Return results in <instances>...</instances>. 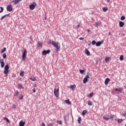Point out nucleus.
Here are the masks:
<instances>
[{
    "label": "nucleus",
    "mask_w": 126,
    "mask_h": 126,
    "mask_svg": "<svg viewBox=\"0 0 126 126\" xmlns=\"http://www.w3.org/2000/svg\"><path fill=\"white\" fill-rule=\"evenodd\" d=\"M88 78H90L89 77V73H87L86 77L84 78L83 83H84V84L88 81Z\"/></svg>",
    "instance_id": "nucleus-7"
},
{
    "label": "nucleus",
    "mask_w": 126,
    "mask_h": 126,
    "mask_svg": "<svg viewBox=\"0 0 126 126\" xmlns=\"http://www.w3.org/2000/svg\"><path fill=\"white\" fill-rule=\"evenodd\" d=\"M3 119L4 121H6L7 123H9V120H8L6 117H3Z\"/></svg>",
    "instance_id": "nucleus-22"
},
{
    "label": "nucleus",
    "mask_w": 126,
    "mask_h": 126,
    "mask_svg": "<svg viewBox=\"0 0 126 126\" xmlns=\"http://www.w3.org/2000/svg\"><path fill=\"white\" fill-rule=\"evenodd\" d=\"M75 87H76L75 85H73L70 86V88H71V89H72V90H74V89H75Z\"/></svg>",
    "instance_id": "nucleus-18"
},
{
    "label": "nucleus",
    "mask_w": 126,
    "mask_h": 126,
    "mask_svg": "<svg viewBox=\"0 0 126 126\" xmlns=\"http://www.w3.org/2000/svg\"><path fill=\"white\" fill-rule=\"evenodd\" d=\"M93 95H94V93H91L90 95H89V97L92 98V97L93 96Z\"/></svg>",
    "instance_id": "nucleus-34"
},
{
    "label": "nucleus",
    "mask_w": 126,
    "mask_h": 126,
    "mask_svg": "<svg viewBox=\"0 0 126 126\" xmlns=\"http://www.w3.org/2000/svg\"><path fill=\"white\" fill-rule=\"evenodd\" d=\"M83 37H80L79 38V40H83Z\"/></svg>",
    "instance_id": "nucleus-49"
},
{
    "label": "nucleus",
    "mask_w": 126,
    "mask_h": 126,
    "mask_svg": "<svg viewBox=\"0 0 126 126\" xmlns=\"http://www.w3.org/2000/svg\"><path fill=\"white\" fill-rule=\"evenodd\" d=\"M32 91H33V92L34 93H36V90H35V89H32Z\"/></svg>",
    "instance_id": "nucleus-45"
},
{
    "label": "nucleus",
    "mask_w": 126,
    "mask_h": 126,
    "mask_svg": "<svg viewBox=\"0 0 126 126\" xmlns=\"http://www.w3.org/2000/svg\"><path fill=\"white\" fill-rule=\"evenodd\" d=\"M31 80H32V81H35L36 80V78H31Z\"/></svg>",
    "instance_id": "nucleus-39"
},
{
    "label": "nucleus",
    "mask_w": 126,
    "mask_h": 126,
    "mask_svg": "<svg viewBox=\"0 0 126 126\" xmlns=\"http://www.w3.org/2000/svg\"><path fill=\"white\" fill-rule=\"evenodd\" d=\"M80 27V25H78L76 27L77 29H78V28H79Z\"/></svg>",
    "instance_id": "nucleus-46"
},
{
    "label": "nucleus",
    "mask_w": 126,
    "mask_h": 126,
    "mask_svg": "<svg viewBox=\"0 0 126 126\" xmlns=\"http://www.w3.org/2000/svg\"><path fill=\"white\" fill-rule=\"evenodd\" d=\"M109 59H110V58L105 57V61L106 63H107V62H109Z\"/></svg>",
    "instance_id": "nucleus-30"
},
{
    "label": "nucleus",
    "mask_w": 126,
    "mask_h": 126,
    "mask_svg": "<svg viewBox=\"0 0 126 126\" xmlns=\"http://www.w3.org/2000/svg\"><path fill=\"white\" fill-rule=\"evenodd\" d=\"M65 102L66 103V104H67L68 105H70V104H71V102L69 101V99L65 100Z\"/></svg>",
    "instance_id": "nucleus-17"
},
{
    "label": "nucleus",
    "mask_w": 126,
    "mask_h": 126,
    "mask_svg": "<svg viewBox=\"0 0 126 126\" xmlns=\"http://www.w3.org/2000/svg\"><path fill=\"white\" fill-rule=\"evenodd\" d=\"M88 32H90V30H88Z\"/></svg>",
    "instance_id": "nucleus-51"
},
{
    "label": "nucleus",
    "mask_w": 126,
    "mask_h": 126,
    "mask_svg": "<svg viewBox=\"0 0 126 126\" xmlns=\"http://www.w3.org/2000/svg\"><path fill=\"white\" fill-rule=\"evenodd\" d=\"M47 43L48 44H51V43H52V40H51V39H49V40H48Z\"/></svg>",
    "instance_id": "nucleus-44"
},
{
    "label": "nucleus",
    "mask_w": 126,
    "mask_h": 126,
    "mask_svg": "<svg viewBox=\"0 0 126 126\" xmlns=\"http://www.w3.org/2000/svg\"><path fill=\"white\" fill-rule=\"evenodd\" d=\"M122 116H123V117H125V114H124L123 115H122Z\"/></svg>",
    "instance_id": "nucleus-52"
},
{
    "label": "nucleus",
    "mask_w": 126,
    "mask_h": 126,
    "mask_svg": "<svg viewBox=\"0 0 126 126\" xmlns=\"http://www.w3.org/2000/svg\"><path fill=\"white\" fill-rule=\"evenodd\" d=\"M54 123H50L49 124L47 125V126H53Z\"/></svg>",
    "instance_id": "nucleus-43"
},
{
    "label": "nucleus",
    "mask_w": 126,
    "mask_h": 126,
    "mask_svg": "<svg viewBox=\"0 0 126 126\" xmlns=\"http://www.w3.org/2000/svg\"><path fill=\"white\" fill-rule=\"evenodd\" d=\"M27 56V50L24 49L23 53V55H22L23 61H25Z\"/></svg>",
    "instance_id": "nucleus-5"
},
{
    "label": "nucleus",
    "mask_w": 126,
    "mask_h": 126,
    "mask_svg": "<svg viewBox=\"0 0 126 126\" xmlns=\"http://www.w3.org/2000/svg\"><path fill=\"white\" fill-rule=\"evenodd\" d=\"M35 7H36L35 6H34V5L33 4H31L30 5V9H31L32 10H33V9H34L35 8Z\"/></svg>",
    "instance_id": "nucleus-14"
},
{
    "label": "nucleus",
    "mask_w": 126,
    "mask_h": 126,
    "mask_svg": "<svg viewBox=\"0 0 126 126\" xmlns=\"http://www.w3.org/2000/svg\"><path fill=\"white\" fill-rule=\"evenodd\" d=\"M120 61H124V55L120 56Z\"/></svg>",
    "instance_id": "nucleus-29"
},
{
    "label": "nucleus",
    "mask_w": 126,
    "mask_h": 126,
    "mask_svg": "<svg viewBox=\"0 0 126 126\" xmlns=\"http://www.w3.org/2000/svg\"><path fill=\"white\" fill-rule=\"evenodd\" d=\"M126 111L124 113V117H126Z\"/></svg>",
    "instance_id": "nucleus-50"
},
{
    "label": "nucleus",
    "mask_w": 126,
    "mask_h": 126,
    "mask_svg": "<svg viewBox=\"0 0 126 126\" xmlns=\"http://www.w3.org/2000/svg\"><path fill=\"white\" fill-rule=\"evenodd\" d=\"M4 66V62H3L2 63H1V67L3 68Z\"/></svg>",
    "instance_id": "nucleus-36"
},
{
    "label": "nucleus",
    "mask_w": 126,
    "mask_h": 126,
    "mask_svg": "<svg viewBox=\"0 0 126 126\" xmlns=\"http://www.w3.org/2000/svg\"><path fill=\"white\" fill-rule=\"evenodd\" d=\"M3 59H6V53H3Z\"/></svg>",
    "instance_id": "nucleus-33"
},
{
    "label": "nucleus",
    "mask_w": 126,
    "mask_h": 126,
    "mask_svg": "<svg viewBox=\"0 0 126 126\" xmlns=\"http://www.w3.org/2000/svg\"><path fill=\"white\" fill-rule=\"evenodd\" d=\"M9 69V66H8V64H6L5 66L4 67V73L5 74H7V73H8V72H9V71L8 70Z\"/></svg>",
    "instance_id": "nucleus-6"
},
{
    "label": "nucleus",
    "mask_w": 126,
    "mask_h": 126,
    "mask_svg": "<svg viewBox=\"0 0 126 126\" xmlns=\"http://www.w3.org/2000/svg\"><path fill=\"white\" fill-rule=\"evenodd\" d=\"M4 62V61L3 60V59H0V63H1Z\"/></svg>",
    "instance_id": "nucleus-41"
},
{
    "label": "nucleus",
    "mask_w": 126,
    "mask_h": 126,
    "mask_svg": "<svg viewBox=\"0 0 126 126\" xmlns=\"http://www.w3.org/2000/svg\"><path fill=\"white\" fill-rule=\"evenodd\" d=\"M88 105H89V106H92L93 104H92V102L91 101H89L88 103Z\"/></svg>",
    "instance_id": "nucleus-35"
},
{
    "label": "nucleus",
    "mask_w": 126,
    "mask_h": 126,
    "mask_svg": "<svg viewBox=\"0 0 126 126\" xmlns=\"http://www.w3.org/2000/svg\"><path fill=\"white\" fill-rule=\"evenodd\" d=\"M85 54L87 55V56H90V52L89 51L88 49H85Z\"/></svg>",
    "instance_id": "nucleus-16"
},
{
    "label": "nucleus",
    "mask_w": 126,
    "mask_h": 126,
    "mask_svg": "<svg viewBox=\"0 0 126 126\" xmlns=\"http://www.w3.org/2000/svg\"><path fill=\"white\" fill-rule=\"evenodd\" d=\"M59 125H63V122H62V121H59L58 122Z\"/></svg>",
    "instance_id": "nucleus-42"
},
{
    "label": "nucleus",
    "mask_w": 126,
    "mask_h": 126,
    "mask_svg": "<svg viewBox=\"0 0 126 126\" xmlns=\"http://www.w3.org/2000/svg\"><path fill=\"white\" fill-rule=\"evenodd\" d=\"M78 124L81 123V117H79L78 118Z\"/></svg>",
    "instance_id": "nucleus-25"
},
{
    "label": "nucleus",
    "mask_w": 126,
    "mask_h": 126,
    "mask_svg": "<svg viewBox=\"0 0 126 126\" xmlns=\"http://www.w3.org/2000/svg\"><path fill=\"white\" fill-rule=\"evenodd\" d=\"M50 53H51V50H43L42 51V55H43L44 56L47 55V54H50Z\"/></svg>",
    "instance_id": "nucleus-9"
},
{
    "label": "nucleus",
    "mask_w": 126,
    "mask_h": 126,
    "mask_svg": "<svg viewBox=\"0 0 126 126\" xmlns=\"http://www.w3.org/2000/svg\"><path fill=\"white\" fill-rule=\"evenodd\" d=\"M115 91H117V92H122V91H123V88H116L115 89Z\"/></svg>",
    "instance_id": "nucleus-12"
},
{
    "label": "nucleus",
    "mask_w": 126,
    "mask_h": 126,
    "mask_svg": "<svg viewBox=\"0 0 126 126\" xmlns=\"http://www.w3.org/2000/svg\"><path fill=\"white\" fill-rule=\"evenodd\" d=\"M18 88H20L21 89H22V88H23V86H22V84H19L18 85Z\"/></svg>",
    "instance_id": "nucleus-21"
},
{
    "label": "nucleus",
    "mask_w": 126,
    "mask_h": 126,
    "mask_svg": "<svg viewBox=\"0 0 126 126\" xmlns=\"http://www.w3.org/2000/svg\"><path fill=\"white\" fill-rule=\"evenodd\" d=\"M22 1V0H13L12 2H13V3H14V4H17V3H18V2H19L20 1Z\"/></svg>",
    "instance_id": "nucleus-11"
},
{
    "label": "nucleus",
    "mask_w": 126,
    "mask_h": 126,
    "mask_svg": "<svg viewBox=\"0 0 126 126\" xmlns=\"http://www.w3.org/2000/svg\"><path fill=\"white\" fill-rule=\"evenodd\" d=\"M86 113H87V111L83 110L82 112V114L83 115V116H85V114H86Z\"/></svg>",
    "instance_id": "nucleus-24"
},
{
    "label": "nucleus",
    "mask_w": 126,
    "mask_h": 126,
    "mask_svg": "<svg viewBox=\"0 0 126 126\" xmlns=\"http://www.w3.org/2000/svg\"><path fill=\"white\" fill-rule=\"evenodd\" d=\"M33 5H34V6H37V3L36 2V1H34L33 2Z\"/></svg>",
    "instance_id": "nucleus-38"
},
{
    "label": "nucleus",
    "mask_w": 126,
    "mask_h": 126,
    "mask_svg": "<svg viewBox=\"0 0 126 126\" xmlns=\"http://www.w3.org/2000/svg\"><path fill=\"white\" fill-rule=\"evenodd\" d=\"M92 45H95V44H96V41L93 40V41L92 42Z\"/></svg>",
    "instance_id": "nucleus-40"
},
{
    "label": "nucleus",
    "mask_w": 126,
    "mask_h": 126,
    "mask_svg": "<svg viewBox=\"0 0 126 126\" xmlns=\"http://www.w3.org/2000/svg\"><path fill=\"white\" fill-rule=\"evenodd\" d=\"M3 11V8L2 7H0V13H1Z\"/></svg>",
    "instance_id": "nucleus-31"
},
{
    "label": "nucleus",
    "mask_w": 126,
    "mask_h": 126,
    "mask_svg": "<svg viewBox=\"0 0 126 126\" xmlns=\"http://www.w3.org/2000/svg\"><path fill=\"white\" fill-rule=\"evenodd\" d=\"M7 15H8L6 14V15H4V16H2V17H1V18H0L1 20H2L3 19H4V18H5V16H7Z\"/></svg>",
    "instance_id": "nucleus-28"
},
{
    "label": "nucleus",
    "mask_w": 126,
    "mask_h": 126,
    "mask_svg": "<svg viewBox=\"0 0 126 126\" xmlns=\"http://www.w3.org/2000/svg\"><path fill=\"white\" fill-rule=\"evenodd\" d=\"M126 19V17L125 16H122L121 17V20H125Z\"/></svg>",
    "instance_id": "nucleus-32"
},
{
    "label": "nucleus",
    "mask_w": 126,
    "mask_h": 126,
    "mask_svg": "<svg viewBox=\"0 0 126 126\" xmlns=\"http://www.w3.org/2000/svg\"><path fill=\"white\" fill-rule=\"evenodd\" d=\"M14 96H16V97H15V98H16V99H17V98H19V99H20V100H22V99H23V95H22V94H21V95H20V96H19V97L18 96H19V93L18 92V91H17V92L15 93Z\"/></svg>",
    "instance_id": "nucleus-4"
},
{
    "label": "nucleus",
    "mask_w": 126,
    "mask_h": 126,
    "mask_svg": "<svg viewBox=\"0 0 126 126\" xmlns=\"http://www.w3.org/2000/svg\"><path fill=\"white\" fill-rule=\"evenodd\" d=\"M125 126H126V124L125 125Z\"/></svg>",
    "instance_id": "nucleus-54"
},
{
    "label": "nucleus",
    "mask_w": 126,
    "mask_h": 126,
    "mask_svg": "<svg viewBox=\"0 0 126 126\" xmlns=\"http://www.w3.org/2000/svg\"><path fill=\"white\" fill-rule=\"evenodd\" d=\"M5 51H6V48L5 47H4L3 49L1 50V53H4L5 52Z\"/></svg>",
    "instance_id": "nucleus-27"
},
{
    "label": "nucleus",
    "mask_w": 126,
    "mask_h": 126,
    "mask_svg": "<svg viewBox=\"0 0 126 126\" xmlns=\"http://www.w3.org/2000/svg\"><path fill=\"white\" fill-rule=\"evenodd\" d=\"M42 45H43V43L42 42L40 41L38 42V44H37L38 48H41V47H42Z\"/></svg>",
    "instance_id": "nucleus-15"
},
{
    "label": "nucleus",
    "mask_w": 126,
    "mask_h": 126,
    "mask_svg": "<svg viewBox=\"0 0 126 126\" xmlns=\"http://www.w3.org/2000/svg\"><path fill=\"white\" fill-rule=\"evenodd\" d=\"M110 34H111V32H109V35H110Z\"/></svg>",
    "instance_id": "nucleus-53"
},
{
    "label": "nucleus",
    "mask_w": 126,
    "mask_h": 126,
    "mask_svg": "<svg viewBox=\"0 0 126 126\" xmlns=\"http://www.w3.org/2000/svg\"><path fill=\"white\" fill-rule=\"evenodd\" d=\"M107 0V2H108V3H109V2H111V0Z\"/></svg>",
    "instance_id": "nucleus-47"
},
{
    "label": "nucleus",
    "mask_w": 126,
    "mask_h": 126,
    "mask_svg": "<svg viewBox=\"0 0 126 126\" xmlns=\"http://www.w3.org/2000/svg\"><path fill=\"white\" fill-rule=\"evenodd\" d=\"M42 126H46V124H45V123H43L42 124Z\"/></svg>",
    "instance_id": "nucleus-48"
},
{
    "label": "nucleus",
    "mask_w": 126,
    "mask_h": 126,
    "mask_svg": "<svg viewBox=\"0 0 126 126\" xmlns=\"http://www.w3.org/2000/svg\"><path fill=\"white\" fill-rule=\"evenodd\" d=\"M60 89L58 88V89H54V95L56 97V98H58L59 96H60Z\"/></svg>",
    "instance_id": "nucleus-3"
},
{
    "label": "nucleus",
    "mask_w": 126,
    "mask_h": 126,
    "mask_svg": "<svg viewBox=\"0 0 126 126\" xmlns=\"http://www.w3.org/2000/svg\"><path fill=\"white\" fill-rule=\"evenodd\" d=\"M102 10L103 11H104V12H106V11H107L108 10V7H104L102 8Z\"/></svg>",
    "instance_id": "nucleus-19"
},
{
    "label": "nucleus",
    "mask_w": 126,
    "mask_h": 126,
    "mask_svg": "<svg viewBox=\"0 0 126 126\" xmlns=\"http://www.w3.org/2000/svg\"><path fill=\"white\" fill-rule=\"evenodd\" d=\"M101 44H102V43H101V42L98 41V42L96 43V47H99V46H101Z\"/></svg>",
    "instance_id": "nucleus-20"
},
{
    "label": "nucleus",
    "mask_w": 126,
    "mask_h": 126,
    "mask_svg": "<svg viewBox=\"0 0 126 126\" xmlns=\"http://www.w3.org/2000/svg\"><path fill=\"white\" fill-rule=\"evenodd\" d=\"M114 115H109V114L104 115L103 116V120H105V121H109V120H111V119H113Z\"/></svg>",
    "instance_id": "nucleus-2"
},
{
    "label": "nucleus",
    "mask_w": 126,
    "mask_h": 126,
    "mask_svg": "<svg viewBox=\"0 0 126 126\" xmlns=\"http://www.w3.org/2000/svg\"><path fill=\"white\" fill-rule=\"evenodd\" d=\"M122 122H123V119H119L118 120V123H119V124H121V123H122Z\"/></svg>",
    "instance_id": "nucleus-37"
},
{
    "label": "nucleus",
    "mask_w": 126,
    "mask_h": 126,
    "mask_svg": "<svg viewBox=\"0 0 126 126\" xmlns=\"http://www.w3.org/2000/svg\"><path fill=\"white\" fill-rule=\"evenodd\" d=\"M20 76H24V71H22L20 74Z\"/></svg>",
    "instance_id": "nucleus-26"
},
{
    "label": "nucleus",
    "mask_w": 126,
    "mask_h": 126,
    "mask_svg": "<svg viewBox=\"0 0 126 126\" xmlns=\"http://www.w3.org/2000/svg\"><path fill=\"white\" fill-rule=\"evenodd\" d=\"M85 71V70H82L81 69H79V72H80V73H81L82 74H83V73H84V72Z\"/></svg>",
    "instance_id": "nucleus-23"
},
{
    "label": "nucleus",
    "mask_w": 126,
    "mask_h": 126,
    "mask_svg": "<svg viewBox=\"0 0 126 126\" xmlns=\"http://www.w3.org/2000/svg\"><path fill=\"white\" fill-rule=\"evenodd\" d=\"M111 81V80L109 78H107L105 80V85H108L109 84V82Z\"/></svg>",
    "instance_id": "nucleus-10"
},
{
    "label": "nucleus",
    "mask_w": 126,
    "mask_h": 126,
    "mask_svg": "<svg viewBox=\"0 0 126 126\" xmlns=\"http://www.w3.org/2000/svg\"><path fill=\"white\" fill-rule=\"evenodd\" d=\"M7 11L9 12H11V11H12V5L11 4H9L7 6Z\"/></svg>",
    "instance_id": "nucleus-8"
},
{
    "label": "nucleus",
    "mask_w": 126,
    "mask_h": 126,
    "mask_svg": "<svg viewBox=\"0 0 126 126\" xmlns=\"http://www.w3.org/2000/svg\"><path fill=\"white\" fill-rule=\"evenodd\" d=\"M52 44L55 48H56V53H58L61 50V45L60 43H56L55 41H52Z\"/></svg>",
    "instance_id": "nucleus-1"
},
{
    "label": "nucleus",
    "mask_w": 126,
    "mask_h": 126,
    "mask_svg": "<svg viewBox=\"0 0 126 126\" xmlns=\"http://www.w3.org/2000/svg\"><path fill=\"white\" fill-rule=\"evenodd\" d=\"M119 26L120 27H124L125 26V23L124 22L121 21L119 22Z\"/></svg>",
    "instance_id": "nucleus-13"
}]
</instances>
